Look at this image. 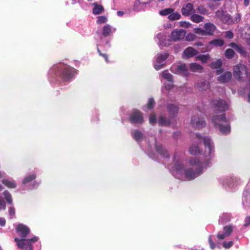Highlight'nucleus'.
<instances>
[{"label":"nucleus","instance_id":"ea45409f","mask_svg":"<svg viewBox=\"0 0 250 250\" xmlns=\"http://www.w3.org/2000/svg\"><path fill=\"white\" fill-rule=\"evenodd\" d=\"M155 104L154 99L152 98L148 99V103L147 104V108L148 109H151L153 108Z\"/></svg>","mask_w":250,"mask_h":250},{"label":"nucleus","instance_id":"e433bc0d","mask_svg":"<svg viewBox=\"0 0 250 250\" xmlns=\"http://www.w3.org/2000/svg\"><path fill=\"white\" fill-rule=\"evenodd\" d=\"M133 137L136 141H139L143 138V134L139 130H135L134 132Z\"/></svg>","mask_w":250,"mask_h":250},{"label":"nucleus","instance_id":"c756f323","mask_svg":"<svg viewBox=\"0 0 250 250\" xmlns=\"http://www.w3.org/2000/svg\"><path fill=\"white\" fill-rule=\"evenodd\" d=\"M3 195L7 203L10 205H13V199L11 194L7 190H5L3 192Z\"/></svg>","mask_w":250,"mask_h":250},{"label":"nucleus","instance_id":"864d4df0","mask_svg":"<svg viewBox=\"0 0 250 250\" xmlns=\"http://www.w3.org/2000/svg\"><path fill=\"white\" fill-rule=\"evenodd\" d=\"M225 36L226 38H228L229 39H231L233 37V34L232 32L228 31L226 32Z\"/></svg>","mask_w":250,"mask_h":250},{"label":"nucleus","instance_id":"ddd939ff","mask_svg":"<svg viewBox=\"0 0 250 250\" xmlns=\"http://www.w3.org/2000/svg\"><path fill=\"white\" fill-rule=\"evenodd\" d=\"M16 230L22 238L26 237L30 232L29 228L22 224H20L17 226Z\"/></svg>","mask_w":250,"mask_h":250},{"label":"nucleus","instance_id":"bb28decb","mask_svg":"<svg viewBox=\"0 0 250 250\" xmlns=\"http://www.w3.org/2000/svg\"><path fill=\"white\" fill-rule=\"evenodd\" d=\"M169 56V54L164 53L158 54L156 62L157 63L160 64L163 63Z\"/></svg>","mask_w":250,"mask_h":250},{"label":"nucleus","instance_id":"13d9d810","mask_svg":"<svg viewBox=\"0 0 250 250\" xmlns=\"http://www.w3.org/2000/svg\"><path fill=\"white\" fill-rule=\"evenodd\" d=\"M6 221L3 218L0 217V226L3 227L5 225Z\"/></svg>","mask_w":250,"mask_h":250},{"label":"nucleus","instance_id":"79ce46f5","mask_svg":"<svg viewBox=\"0 0 250 250\" xmlns=\"http://www.w3.org/2000/svg\"><path fill=\"white\" fill-rule=\"evenodd\" d=\"M156 122V117L154 113H152L150 115L149 118V122L150 124L153 125Z\"/></svg>","mask_w":250,"mask_h":250},{"label":"nucleus","instance_id":"a878e982","mask_svg":"<svg viewBox=\"0 0 250 250\" xmlns=\"http://www.w3.org/2000/svg\"><path fill=\"white\" fill-rule=\"evenodd\" d=\"M2 183L8 188H14L17 186L15 181L9 180L8 179H3L2 180Z\"/></svg>","mask_w":250,"mask_h":250},{"label":"nucleus","instance_id":"c03bdc74","mask_svg":"<svg viewBox=\"0 0 250 250\" xmlns=\"http://www.w3.org/2000/svg\"><path fill=\"white\" fill-rule=\"evenodd\" d=\"M197 12L202 14H205L207 13V10L203 6H199L197 8Z\"/></svg>","mask_w":250,"mask_h":250},{"label":"nucleus","instance_id":"7c9ffc66","mask_svg":"<svg viewBox=\"0 0 250 250\" xmlns=\"http://www.w3.org/2000/svg\"><path fill=\"white\" fill-rule=\"evenodd\" d=\"M170 122L165 117L161 116L158 120V124L161 126H166L170 125Z\"/></svg>","mask_w":250,"mask_h":250},{"label":"nucleus","instance_id":"9b49d317","mask_svg":"<svg viewBox=\"0 0 250 250\" xmlns=\"http://www.w3.org/2000/svg\"><path fill=\"white\" fill-rule=\"evenodd\" d=\"M198 51L192 47H188L183 52L182 57L184 59H188L197 56Z\"/></svg>","mask_w":250,"mask_h":250},{"label":"nucleus","instance_id":"774afa93","mask_svg":"<svg viewBox=\"0 0 250 250\" xmlns=\"http://www.w3.org/2000/svg\"><path fill=\"white\" fill-rule=\"evenodd\" d=\"M167 109L169 111V112H171V110H172V105H170V104H169L168 106H167Z\"/></svg>","mask_w":250,"mask_h":250},{"label":"nucleus","instance_id":"cd10ccee","mask_svg":"<svg viewBox=\"0 0 250 250\" xmlns=\"http://www.w3.org/2000/svg\"><path fill=\"white\" fill-rule=\"evenodd\" d=\"M190 20L194 22L199 23L203 21L204 17L194 13L191 15Z\"/></svg>","mask_w":250,"mask_h":250},{"label":"nucleus","instance_id":"6e6d98bb","mask_svg":"<svg viewBox=\"0 0 250 250\" xmlns=\"http://www.w3.org/2000/svg\"><path fill=\"white\" fill-rule=\"evenodd\" d=\"M164 65V64H159L158 63L157 64H155L154 66V68L156 70H160L161 68H162V67Z\"/></svg>","mask_w":250,"mask_h":250},{"label":"nucleus","instance_id":"423d86ee","mask_svg":"<svg viewBox=\"0 0 250 250\" xmlns=\"http://www.w3.org/2000/svg\"><path fill=\"white\" fill-rule=\"evenodd\" d=\"M128 120L131 124H142L144 122L143 114L138 109H134L130 113Z\"/></svg>","mask_w":250,"mask_h":250},{"label":"nucleus","instance_id":"8fccbe9b","mask_svg":"<svg viewBox=\"0 0 250 250\" xmlns=\"http://www.w3.org/2000/svg\"><path fill=\"white\" fill-rule=\"evenodd\" d=\"M195 39V35L192 34H188L186 36V40L188 41H192Z\"/></svg>","mask_w":250,"mask_h":250},{"label":"nucleus","instance_id":"49530a36","mask_svg":"<svg viewBox=\"0 0 250 250\" xmlns=\"http://www.w3.org/2000/svg\"><path fill=\"white\" fill-rule=\"evenodd\" d=\"M6 208V204L3 199L0 197V209L5 210Z\"/></svg>","mask_w":250,"mask_h":250},{"label":"nucleus","instance_id":"680f3d73","mask_svg":"<svg viewBox=\"0 0 250 250\" xmlns=\"http://www.w3.org/2000/svg\"><path fill=\"white\" fill-rule=\"evenodd\" d=\"M229 46L235 50L238 45L235 43H231L229 44Z\"/></svg>","mask_w":250,"mask_h":250},{"label":"nucleus","instance_id":"f257e3e1","mask_svg":"<svg viewBox=\"0 0 250 250\" xmlns=\"http://www.w3.org/2000/svg\"><path fill=\"white\" fill-rule=\"evenodd\" d=\"M196 136L200 142H203L205 151H201L198 145L193 144L189 148V152L194 156L200 155L203 161L197 157H191L188 159L186 167L180 161H176L173 166V176L178 179L190 181L195 179L202 172L204 168L208 166L214 157V145L211 139L207 136L202 137L198 134Z\"/></svg>","mask_w":250,"mask_h":250},{"label":"nucleus","instance_id":"09e8293b","mask_svg":"<svg viewBox=\"0 0 250 250\" xmlns=\"http://www.w3.org/2000/svg\"><path fill=\"white\" fill-rule=\"evenodd\" d=\"M9 214L10 216H14L15 215V209L13 205L9 209Z\"/></svg>","mask_w":250,"mask_h":250},{"label":"nucleus","instance_id":"a211bd4d","mask_svg":"<svg viewBox=\"0 0 250 250\" xmlns=\"http://www.w3.org/2000/svg\"><path fill=\"white\" fill-rule=\"evenodd\" d=\"M189 69L192 72H202L203 67L196 62H192L189 64L188 65Z\"/></svg>","mask_w":250,"mask_h":250},{"label":"nucleus","instance_id":"f03ea898","mask_svg":"<svg viewBox=\"0 0 250 250\" xmlns=\"http://www.w3.org/2000/svg\"><path fill=\"white\" fill-rule=\"evenodd\" d=\"M52 71L56 77L59 78L63 82L69 81L76 73V70L74 68L63 64L54 66Z\"/></svg>","mask_w":250,"mask_h":250},{"label":"nucleus","instance_id":"c9c22d12","mask_svg":"<svg viewBox=\"0 0 250 250\" xmlns=\"http://www.w3.org/2000/svg\"><path fill=\"white\" fill-rule=\"evenodd\" d=\"M104 10V7L101 5L95 4L93 9V13L95 15L100 14Z\"/></svg>","mask_w":250,"mask_h":250},{"label":"nucleus","instance_id":"4c0bfd02","mask_svg":"<svg viewBox=\"0 0 250 250\" xmlns=\"http://www.w3.org/2000/svg\"><path fill=\"white\" fill-rule=\"evenodd\" d=\"M168 39L166 40L165 39H162L161 41V45L162 46H168L171 44V38L170 36H168Z\"/></svg>","mask_w":250,"mask_h":250},{"label":"nucleus","instance_id":"6ab92c4d","mask_svg":"<svg viewBox=\"0 0 250 250\" xmlns=\"http://www.w3.org/2000/svg\"><path fill=\"white\" fill-rule=\"evenodd\" d=\"M186 32L184 30L173 31V41L180 40L184 38Z\"/></svg>","mask_w":250,"mask_h":250},{"label":"nucleus","instance_id":"e2e57ef3","mask_svg":"<svg viewBox=\"0 0 250 250\" xmlns=\"http://www.w3.org/2000/svg\"><path fill=\"white\" fill-rule=\"evenodd\" d=\"M166 29H169L171 27V24L170 23H167L164 25Z\"/></svg>","mask_w":250,"mask_h":250},{"label":"nucleus","instance_id":"39448f33","mask_svg":"<svg viewBox=\"0 0 250 250\" xmlns=\"http://www.w3.org/2000/svg\"><path fill=\"white\" fill-rule=\"evenodd\" d=\"M204 27V29L195 28L194 29L195 33L202 36H211L213 34L216 29V26L210 22L205 23Z\"/></svg>","mask_w":250,"mask_h":250},{"label":"nucleus","instance_id":"37998d69","mask_svg":"<svg viewBox=\"0 0 250 250\" xmlns=\"http://www.w3.org/2000/svg\"><path fill=\"white\" fill-rule=\"evenodd\" d=\"M107 21V18L105 16H99L98 18L97 23L98 24L104 23Z\"/></svg>","mask_w":250,"mask_h":250},{"label":"nucleus","instance_id":"de8ad7c7","mask_svg":"<svg viewBox=\"0 0 250 250\" xmlns=\"http://www.w3.org/2000/svg\"><path fill=\"white\" fill-rule=\"evenodd\" d=\"M180 25L182 27L186 28L189 27L191 26V24L189 22L186 21H181L179 22Z\"/></svg>","mask_w":250,"mask_h":250},{"label":"nucleus","instance_id":"393cba45","mask_svg":"<svg viewBox=\"0 0 250 250\" xmlns=\"http://www.w3.org/2000/svg\"><path fill=\"white\" fill-rule=\"evenodd\" d=\"M159 14L162 16L168 15V19L170 21H172V8H169L161 10L159 12Z\"/></svg>","mask_w":250,"mask_h":250},{"label":"nucleus","instance_id":"b1692460","mask_svg":"<svg viewBox=\"0 0 250 250\" xmlns=\"http://www.w3.org/2000/svg\"><path fill=\"white\" fill-rule=\"evenodd\" d=\"M250 192L246 189L243 193V204L244 206H247L250 202Z\"/></svg>","mask_w":250,"mask_h":250},{"label":"nucleus","instance_id":"aec40b11","mask_svg":"<svg viewBox=\"0 0 250 250\" xmlns=\"http://www.w3.org/2000/svg\"><path fill=\"white\" fill-rule=\"evenodd\" d=\"M231 78V73L230 72H225L218 77V81L224 83L228 82Z\"/></svg>","mask_w":250,"mask_h":250},{"label":"nucleus","instance_id":"052dcab7","mask_svg":"<svg viewBox=\"0 0 250 250\" xmlns=\"http://www.w3.org/2000/svg\"><path fill=\"white\" fill-rule=\"evenodd\" d=\"M240 19H241L240 15L239 14H237L235 17V19L234 21V22H238L240 21Z\"/></svg>","mask_w":250,"mask_h":250},{"label":"nucleus","instance_id":"2eb2a0df","mask_svg":"<svg viewBox=\"0 0 250 250\" xmlns=\"http://www.w3.org/2000/svg\"><path fill=\"white\" fill-rule=\"evenodd\" d=\"M155 149L156 152L162 157L169 158L170 155L167 149L161 145H156Z\"/></svg>","mask_w":250,"mask_h":250},{"label":"nucleus","instance_id":"0e129e2a","mask_svg":"<svg viewBox=\"0 0 250 250\" xmlns=\"http://www.w3.org/2000/svg\"><path fill=\"white\" fill-rule=\"evenodd\" d=\"M175 135V136H176L177 138H178V137L180 135V133L178 131L173 133V139L174 138Z\"/></svg>","mask_w":250,"mask_h":250},{"label":"nucleus","instance_id":"9d476101","mask_svg":"<svg viewBox=\"0 0 250 250\" xmlns=\"http://www.w3.org/2000/svg\"><path fill=\"white\" fill-rule=\"evenodd\" d=\"M233 227L231 225L225 226L222 231L218 232L217 237L219 240H223L229 237L231 233Z\"/></svg>","mask_w":250,"mask_h":250},{"label":"nucleus","instance_id":"3c124183","mask_svg":"<svg viewBox=\"0 0 250 250\" xmlns=\"http://www.w3.org/2000/svg\"><path fill=\"white\" fill-rule=\"evenodd\" d=\"M235 50L241 54H244L245 53V51L243 47L238 45Z\"/></svg>","mask_w":250,"mask_h":250},{"label":"nucleus","instance_id":"473e14b6","mask_svg":"<svg viewBox=\"0 0 250 250\" xmlns=\"http://www.w3.org/2000/svg\"><path fill=\"white\" fill-rule=\"evenodd\" d=\"M230 219V216L228 213H223L221 216L220 217L219 222V223L223 224L227 221H229Z\"/></svg>","mask_w":250,"mask_h":250},{"label":"nucleus","instance_id":"a19ab883","mask_svg":"<svg viewBox=\"0 0 250 250\" xmlns=\"http://www.w3.org/2000/svg\"><path fill=\"white\" fill-rule=\"evenodd\" d=\"M97 51L99 53V55L104 59L105 62L107 63H108L109 61L108 60V55L107 54H105V53H102L101 51L99 49L98 47H97Z\"/></svg>","mask_w":250,"mask_h":250},{"label":"nucleus","instance_id":"0eeeda50","mask_svg":"<svg viewBox=\"0 0 250 250\" xmlns=\"http://www.w3.org/2000/svg\"><path fill=\"white\" fill-rule=\"evenodd\" d=\"M233 75L237 79H242L247 75V69L244 65L238 64L233 68Z\"/></svg>","mask_w":250,"mask_h":250},{"label":"nucleus","instance_id":"72a5a7b5","mask_svg":"<svg viewBox=\"0 0 250 250\" xmlns=\"http://www.w3.org/2000/svg\"><path fill=\"white\" fill-rule=\"evenodd\" d=\"M210 56L209 54L206 55H199L196 56V59L199 60L203 63H206L209 59Z\"/></svg>","mask_w":250,"mask_h":250},{"label":"nucleus","instance_id":"4468645a","mask_svg":"<svg viewBox=\"0 0 250 250\" xmlns=\"http://www.w3.org/2000/svg\"><path fill=\"white\" fill-rule=\"evenodd\" d=\"M191 124L194 127L200 128L205 125V122L198 116H193L191 119Z\"/></svg>","mask_w":250,"mask_h":250},{"label":"nucleus","instance_id":"69168bd1","mask_svg":"<svg viewBox=\"0 0 250 250\" xmlns=\"http://www.w3.org/2000/svg\"><path fill=\"white\" fill-rule=\"evenodd\" d=\"M244 4L246 6H248L250 4V0H244Z\"/></svg>","mask_w":250,"mask_h":250},{"label":"nucleus","instance_id":"338daca9","mask_svg":"<svg viewBox=\"0 0 250 250\" xmlns=\"http://www.w3.org/2000/svg\"><path fill=\"white\" fill-rule=\"evenodd\" d=\"M124 14V12L123 11H118L117 15L119 16H122Z\"/></svg>","mask_w":250,"mask_h":250},{"label":"nucleus","instance_id":"412c9836","mask_svg":"<svg viewBox=\"0 0 250 250\" xmlns=\"http://www.w3.org/2000/svg\"><path fill=\"white\" fill-rule=\"evenodd\" d=\"M177 72L178 73L186 76L189 75V72L188 71V68L187 65L185 63L178 65L177 66Z\"/></svg>","mask_w":250,"mask_h":250},{"label":"nucleus","instance_id":"7ed1b4c3","mask_svg":"<svg viewBox=\"0 0 250 250\" xmlns=\"http://www.w3.org/2000/svg\"><path fill=\"white\" fill-rule=\"evenodd\" d=\"M212 123L220 131L224 134H227L230 131V127L224 114L216 115L213 117Z\"/></svg>","mask_w":250,"mask_h":250},{"label":"nucleus","instance_id":"603ef678","mask_svg":"<svg viewBox=\"0 0 250 250\" xmlns=\"http://www.w3.org/2000/svg\"><path fill=\"white\" fill-rule=\"evenodd\" d=\"M208 242H209V244L210 248L212 250L214 249L215 248V245L213 242L210 236H209V237L208 238Z\"/></svg>","mask_w":250,"mask_h":250},{"label":"nucleus","instance_id":"20e7f679","mask_svg":"<svg viewBox=\"0 0 250 250\" xmlns=\"http://www.w3.org/2000/svg\"><path fill=\"white\" fill-rule=\"evenodd\" d=\"M38 240V237L34 236L31 239H19L15 238L18 247L23 250H33L32 246V243L35 242Z\"/></svg>","mask_w":250,"mask_h":250},{"label":"nucleus","instance_id":"bf43d9fd","mask_svg":"<svg viewBox=\"0 0 250 250\" xmlns=\"http://www.w3.org/2000/svg\"><path fill=\"white\" fill-rule=\"evenodd\" d=\"M250 225V217H248L245 219V226H248Z\"/></svg>","mask_w":250,"mask_h":250},{"label":"nucleus","instance_id":"58836bf2","mask_svg":"<svg viewBox=\"0 0 250 250\" xmlns=\"http://www.w3.org/2000/svg\"><path fill=\"white\" fill-rule=\"evenodd\" d=\"M234 51L231 49H228L225 52V56L228 59H232L234 55Z\"/></svg>","mask_w":250,"mask_h":250},{"label":"nucleus","instance_id":"a18cd8bd","mask_svg":"<svg viewBox=\"0 0 250 250\" xmlns=\"http://www.w3.org/2000/svg\"><path fill=\"white\" fill-rule=\"evenodd\" d=\"M233 245V241H231L228 242H224L223 243V246L226 249H229L232 247Z\"/></svg>","mask_w":250,"mask_h":250},{"label":"nucleus","instance_id":"f3484780","mask_svg":"<svg viewBox=\"0 0 250 250\" xmlns=\"http://www.w3.org/2000/svg\"><path fill=\"white\" fill-rule=\"evenodd\" d=\"M224 42L223 40L220 39H215L209 42L208 45L205 48L206 51H209L211 49V45L215 46H222L223 45Z\"/></svg>","mask_w":250,"mask_h":250},{"label":"nucleus","instance_id":"4d7b16f0","mask_svg":"<svg viewBox=\"0 0 250 250\" xmlns=\"http://www.w3.org/2000/svg\"><path fill=\"white\" fill-rule=\"evenodd\" d=\"M173 116L175 114V113H177L178 112L179 108L177 106L174 105L173 104Z\"/></svg>","mask_w":250,"mask_h":250},{"label":"nucleus","instance_id":"1a4fd4ad","mask_svg":"<svg viewBox=\"0 0 250 250\" xmlns=\"http://www.w3.org/2000/svg\"><path fill=\"white\" fill-rule=\"evenodd\" d=\"M162 76L164 79L167 80V82L165 83L163 91L169 92L172 88V75L168 73L167 70H165L162 72Z\"/></svg>","mask_w":250,"mask_h":250},{"label":"nucleus","instance_id":"4be33fe9","mask_svg":"<svg viewBox=\"0 0 250 250\" xmlns=\"http://www.w3.org/2000/svg\"><path fill=\"white\" fill-rule=\"evenodd\" d=\"M222 63V61L220 59H219L215 62H212L210 64V66L213 69H218L217 70V72L219 73L222 72V69H221Z\"/></svg>","mask_w":250,"mask_h":250},{"label":"nucleus","instance_id":"dca6fc26","mask_svg":"<svg viewBox=\"0 0 250 250\" xmlns=\"http://www.w3.org/2000/svg\"><path fill=\"white\" fill-rule=\"evenodd\" d=\"M195 12L193 5L191 3H187L182 9V13L184 16H189Z\"/></svg>","mask_w":250,"mask_h":250},{"label":"nucleus","instance_id":"5701e85b","mask_svg":"<svg viewBox=\"0 0 250 250\" xmlns=\"http://www.w3.org/2000/svg\"><path fill=\"white\" fill-rule=\"evenodd\" d=\"M196 86L198 88L199 90L204 91L209 88V83L208 82H202L198 83L196 84Z\"/></svg>","mask_w":250,"mask_h":250},{"label":"nucleus","instance_id":"f704fd0d","mask_svg":"<svg viewBox=\"0 0 250 250\" xmlns=\"http://www.w3.org/2000/svg\"><path fill=\"white\" fill-rule=\"evenodd\" d=\"M36 178V175L35 174H32L27 176L23 180L22 183L24 184L29 183L35 180Z\"/></svg>","mask_w":250,"mask_h":250},{"label":"nucleus","instance_id":"2f4dec72","mask_svg":"<svg viewBox=\"0 0 250 250\" xmlns=\"http://www.w3.org/2000/svg\"><path fill=\"white\" fill-rule=\"evenodd\" d=\"M111 33V27L108 25L106 24L104 25L103 27V35L104 37H107L110 35Z\"/></svg>","mask_w":250,"mask_h":250},{"label":"nucleus","instance_id":"6e6552de","mask_svg":"<svg viewBox=\"0 0 250 250\" xmlns=\"http://www.w3.org/2000/svg\"><path fill=\"white\" fill-rule=\"evenodd\" d=\"M212 105L216 110L224 112L227 110L229 107L228 102L222 100H214L212 102Z\"/></svg>","mask_w":250,"mask_h":250},{"label":"nucleus","instance_id":"f8f14e48","mask_svg":"<svg viewBox=\"0 0 250 250\" xmlns=\"http://www.w3.org/2000/svg\"><path fill=\"white\" fill-rule=\"evenodd\" d=\"M150 0H137L134 5V10L140 11L145 10L146 5L150 3Z\"/></svg>","mask_w":250,"mask_h":250},{"label":"nucleus","instance_id":"5fc2aeb1","mask_svg":"<svg viewBox=\"0 0 250 250\" xmlns=\"http://www.w3.org/2000/svg\"><path fill=\"white\" fill-rule=\"evenodd\" d=\"M181 17V15L178 13H173V20H178Z\"/></svg>","mask_w":250,"mask_h":250},{"label":"nucleus","instance_id":"c85d7f7f","mask_svg":"<svg viewBox=\"0 0 250 250\" xmlns=\"http://www.w3.org/2000/svg\"><path fill=\"white\" fill-rule=\"evenodd\" d=\"M221 21L225 23L230 24L232 21L230 18V16L228 14L223 13L221 15Z\"/></svg>","mask_w":250,"mask_h":250}]
</instances>
